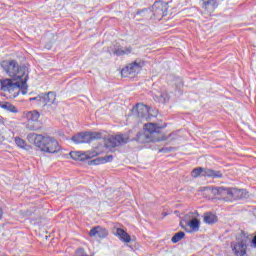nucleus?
I'll return each mask as SVG.
<instances>
[{"label": "nucleus", "mask_w": 256, "mask_h": 256, "mask_svg": "<svg viewBox=\"0 0 256 256\" xmlns=\"http://www.w3.org/2000/svg\"><path fill=\"white\" fill-rule=\"evenodd\" d=\"M1 67L4 69L5 73L11 79H4L0 81L1 91L8 93L10 99H15L19 97V93L22 95H27V79H29V74H27V68L25 66H20L17 60H4L1 63Z\"/></svg>", "instance_id": "1"}, {"label": "nucleus", "mask_w": 256, "mask_h": 256, "mask_svg": "<svg viewBox=\"0 0 256 256\" xmlns=\"http://www.w3.org/2000/svg\"><path fill=\"white\" fill-rule=\"evenodd\" d=\"M27 139L29 143H33L35 147H38L44 153H59L61 151V146H59V142L55 138L30 133L27 135Z\"/></svg>", "instance_id": "2"}, {"label": "nucleus", "mask_w": 256, "mask_h": 256, "mask_svg": "<svg viewBox=\"0 0 256 256\" xmlns=\"http://www.w3.org/2000/svg\"><path fill=\"white\" fill-rule=\"evenodd\" d=\"M211 194L220 201H236L241 199V190L237 188L214 187L211 189Z\"/></svg>", "instance_id": "3"}, {"label": "nucleus", "mask_w": 256, "mask_h": 256, "mask_svg": "<svg viewBox=\"0 0 256 256\" xmlns=\"http://www.w3.org/2000/svg\"><path fill=\"white\" fill-rule=\"evenodd\" d=\"M169 9V4L163 1H156L152 5V11L151 9L144 8L142 10H138L136 12V15H142V17H149L151 13L153 14L154 18L158 19V21H161L163 17L167 15V11Z\"/></svg>", "instance_id": "4"}, {"label": "nucleus", "mask_w": 256, "mask_h": 256, "mask_svg": "<svg viewBox=\"0 0 256 256\" xmlns=\"http://www.w3.org/2000/svg\"><path fill=\"white\" fill-rule=\"evenodd\" d=\"M153 133H159V126L155 123L145 124L144 132L137 134V141L139 143H151L153 141Z\"/></svg>", "instance_id": "5"}, {"label": "nucleus", "mask_w": 256, "mask_h": 256, "mask_svg": "<svg viewBox=\"0 0 256 256\" xmlns=\"http://www.w3.org/2000/svg\"><path fill=\"white\" fill-rule=\"evenodd\" d=\"M126 143H129V135L118 134L115 136H110L105 142V147L108 149H113L115 147H120V145H125Z\"/></svg>", "instance_id": "6"}, {"label": "nucleus", "mask_w": 256, "mask_h": 256, "mask_svg": "<svg viewBox=\"0 0 256 256\" xmlns=\"http://www.w3.org/2000/svg\"><path fill=\"white\" fill-rule=\"evenodd\" d=\"M24 117L27 119V123L25 124L26 129L29 131H37L39 129V126H37V122L39 121V117H41V114L37 110L24 112Z\"/></svg>", "instance_id": "7"}, {"label": "nucleus", "mask_w": 256, "mask_h": 256, "mask_svg": "<svg viewBox=\"0 0 256 256\" xmlns=\"http://www.w3.org/2000/svg\"><path fill=\"white\" fill-rule=\"evenodd\" d=\"M141 69H143V63L134 61L121 70V75L122 77H131L140 73Z\"/></svg>", "instance_id": "8"}, {"label": "nucleus", "mask_w": 256, "mask_h": 256, "mask_svg": "<svg viewBox=\"0 0 256 256\" xmlns=\"http://www.w3.org/2000/svg\"><path fill=\"white\" fill-rule=\"evenodd\" d=\"M133 115L138 117V119H145V121H149L151 119V114L149 107L144 104H137L132 109Z\"/></svg>", "instance_id": "9"}, {"label": "nucleus", "mask_w": 256, "mask_h": 256, "mask_svg": "<svg viewBox=\"0 0 256 256\" xmlns=\"http://www.w3.org/2000/svg\"><path fill=\"white\" fill-rule=\"evenodd\" d=\"M200 7L204 15H211L219 7V2L218 0H201Z\"/></svg>", "instance_id": "10"}, {"label": "nucleus", "mask_w": 256, "mask_h": 256, "mask_svg": "<svg viewBox=\"0 0 256 256\" xmlns=\"http://www.w3.org/2000/svg\"><path fill=\"white\" fill-rule=\"evenodd\" d=\"M233 252L236 256L247 255V240H242L233 245Z\"/></svg>", "instance_id": "11"}, {"label": "nucleus", "mask_w": 256, "mask_h": 256, "mask_svg": "<svg viewBox=\"0 0 256 256\" xmlns=\"http://www.w3.org/2000/svg\"><path fill=\"white\" fill-rule=\"evenodd\" d=\"M187 227H189L190 230ZM187 227L182 226V229H184L186 233H197V231H199V227H201V222L199 221V219L193 218L192 220L187 222Z\"/></svg>", "instance_id": "12"}, {"label": "nucleus", "mask_w": 256, "mask_h": 256, "mask_svg": "<svg viewBox=\"0 0 256 256\" xmlns=\"http://www.w3.org/2000/svg\"><path fill=\"white\" fill-rule=\"evenodd\" d=\"M89 235L90 237H99V239H105V237L109 235V232H107V229L101 226H96L90 230Z\"/></svg>", "instance_id": "13"}, {"label": "nucleus", "mask_w": 256, "mask_h": 256, "mask_svg": "<svg viewBox=\"0 0 256 256\" xmlns=\"http://www.w3.org/2000/svg\"><path fill=\"white\" fill-rule=\"evenodd\" d=\"M38 99L43 102V107H45V105H53L57 99V95H55V92H48L47 94H41Z\"/></svg>", "instance_id": "14"}, {"label": "nucleus", "mask_w": 256, "mask_h": 256, "mask_svg": "<svg viewBox=\"0 0 256 256\" xmlns=\"http://www.w3.org/2000/svg\"><path fill=\"white\" fill-rule=\"evenodd\" d=\"M70 157L74 159V161H87V159H91V157H95V154H91V152H70Z\"/></svg>", "instance_id": "15"}, {"label": "nucleus", "mask_w": 256, "mask_h": 256, "mask_svg": "<svg viewBox=\"0 0 256 256\" xmlns=\"http://www.w3.org/2000/svg\"><path fill=\"white\" fill-rule=\"evenodd\" d=\"M114 235L120 239L123 243H131V236L121 228L113 229Z\"/></svg>", "instance_id": "16"}, {"label": "nucleus", "mask_w": 256, "mask_h": 256, "mask_svg": "<svg viewBox=\"0 0 256 256\" xmlns=\"http://www.w3.org/2000/svg\"><path fill=\"white\" fill-rule=\"evenodd\" d=\"M132 51H133V48H131V46L123 47L119 44H116L114 46V55H117V57H121L123 55H130Z\"/></svg>", "instance_id": "17"}, {"label": "nucleus", "mask_w": 256, "mask_h": 256, "mask_svg": "<svg viewBox=\"0 0 256 256\" xmlns=\"http://www.w3.org/2000/svg\"><path fill=\"white\" fill-rule=\"evenodd\" d=\"M72 141L78 144L89 143V135L87 134V132L78 133L72 137Z\"/></svg>", "instance_id": "18"}, {"label": "nucleus", "mask_w": 256, "mask_h": 256, "mask_svg": "<svg viewBox=\"0 0 256 256\" xmlns=\"http://www.w3.org/2000/svg\"><path fill=\"white\" fill-rule=\"evenodd\" d=\"M204 175H206V177H212V179H221V177H223L221 171H215L209 168H206Z\"/></svg>", "instance_id": "19"}, {"label": "nucleus", "mask_w": 256, "mask_h": 256, "mask_svg": "<svg viewBox=\"0 0 256 256\" xmlns=\"http://www.w3.org/2000/svg\"><path fill=\"white\" fill-rule=\"evenodd\" d=\"M204 223L208 225H213V223H217V215L207 212L204 214Z\"/></svg>", "instance_id": "20"}, {"label": "nucleus", "mask_w": 256, "mask_h": 256, "mask_svg": "<svg viewBox=\"0 0 256 256\" xmlns=\"http://www.w3.org/2000/svg\"><path fill=\"white\" fill-rule=\"evenodd\" d=\"M205 171H207V168L198 167L192 170L191 175L194 177V179H197V177H206Z\"/></svg>", "instance_id": "21"}, {"label": "nucleus", "mask_w": 256, "mask_h": 256, "mask_svg": "<svg viewBox=\"0 0 256 256\" xmlns=\"http://www.w3.org/2000/svg\"><path fill=\"white\" fill-rule=\"evenodd\" d=\"M2 109H5L6 111H9L10 113H17V107H15L13 104L6 102L1 105Z\"/></svg>", "instance_id": "22"}, {"label": "nucleus", "mask_w": 256, "mask_h": 256, "mask_svg": "<svg viewBox=\"0 0 256 256\" xmlns=\"http://www.w3.org/2000/svg\"><path fill=\"white\" fill-rule=\"evenodd\" d=\"M87 135L89 143H91V141H95L103 137V135L100 132H87Z\"/></svg>", "instance_id": "23"}, {"label": "nucleus", "mask_w": 256, "mask_h": 256, "mask_svg": "<svg viewBox=\"0 0 256 256\" xmlns=\"http://www.w3.org/2000/svg\"><path fill=\"white\" fill-rule=\"evenodd\" d=\"M14 142L16 143L17 147L20 149H27V142L23 140L21 137L17 136L14 138Z\"/></svg>", "instance_id": "24"}, {"label": "nucleus", "mask_w": 256, "mask_h": 256, "mask_svg": "<svg viewBox=\"0 0 256 256\" xmlns=\"http://www.w3.org/2000/svg\"><path fill=\"white\" fill-rule=\"evenodd\" d=\"M110 161H113V155H108L101 159L94 160V165H99V163H110Z\"/></svg>", "instance_id": "25"}, {"label": "nucleus", "mask_w": 256, "mask_h": 256, "mask_svg": "<svg viewBox=\"0 0 256 256\" xmlns=\"http://www.w3.org/2000/svg\"><path fill=\"white\" fill-rule=\"evenodd\" d=\"M172 85H175L176 89H181V87H183V80L179 77L173 76Z\"/></svg>", "instance_id": "26"}, {"label": "nucleus", "mask_w": 256, "mask_h": 256, "mask_svg": "<svg viewBox=\"0 0 256 256\" xmlns=\"http://www.w3.org/2000/svg\"><path fill=\"white\" fill-rule=\"evenodd\" d=\"M183 237H185V232H178L172 237L171 241L172 243H179Z\"/></svg>", "instance_id": "27"}, {"label": "nucleus", "mask_w": 256, "mask_h": 256, "mask_svg": "<svg viewBox=\"0 0 256 256\" xmlns=\"http://www.w3.org/2000/svg\"><path fill=\"white\" fill-rule=\"evenodd\" d=\"M39 97H41V94L36 96V97L30 98L29 101H36V105H42L43 106V101H41L39 99Z\"/></svg>", "instance_id": "28"}, {"label": "nucleus", "mask_w": 256, "mask_h": 256, "mask_svg": "<svg viewBox=\"0 0 256 256\" xmlns=\"http://www.w3.org/2000/svg\"><path fill=\"white\" fill-rule=\"evenodd\" d=\"M251 247H253L254 249H256V235L253 237L252 239V244Z\"/></svg>", "instance_id": "29"}, {"label": "nucleus", "mask_w": 256, "mask_h": 256, "mask_svg": "<svg viewBox=\"0 0 256 256\" xmlns=\"http://www.w3.org/2000/svg\"><path fill=\"white\" fill-rule=\"evenodd\" d=\"M3 217V210L0 208V219Z\"/></svg>", "instance_id": "30"}]
</instances>
